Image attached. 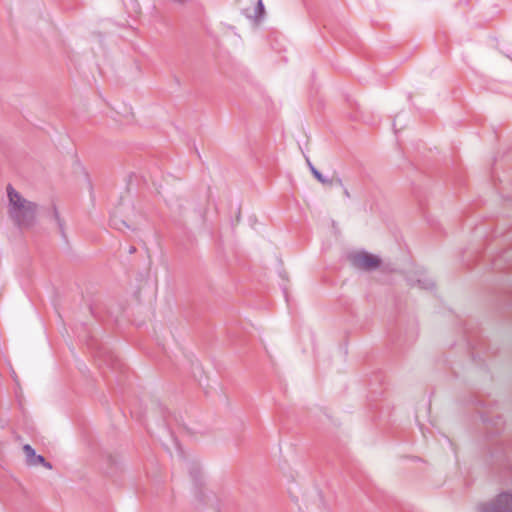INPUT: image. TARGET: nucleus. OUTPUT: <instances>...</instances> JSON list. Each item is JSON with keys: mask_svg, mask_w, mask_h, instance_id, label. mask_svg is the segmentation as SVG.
Masks as SVG:
<instances>
[{"mask_svg": "<svg viewBox=\"0 0 512 512\" xmlns=\"http://www.w3.org/2000/svg\"><path fill=\"white\" fill-rule=\"evenodd\" d=\"M244 14L247 18L258 20L260 19L264 14V6L262 3V0H258L255 6L253 7V10L250 11V9H245Z\"/></svg>", "mask_w": 512, "mask_h": 512, "instance_id": "423d86ee", "label": "nucleus"}, {"mask_svg": "<svg viewBox=\"0 0 512 512\" xmlns=\"http://www.w3.org/2000/svg\"><path fill=\"white\" fill-rule=\"evenodd\" d=\"M410 282L412 286H417L420 289L429 290L434 287V281L424 271H417L415 277L410 278Z\"/></svg>", "mask_w": 512, "mask_h": 512, "instance_id": "39448f33", "label": "nucleus"}, {"mask_svg": "<svg viewBox=\"0 0 512 512\" xmlns=\"http://www.w3.org/2000/svg\"><path fill=\"white\" fill-rule=\"evenodd\" d=\"M478 512H512V493H501L490 502L477 506Z\"/></svg>", "mask_w": 512, "mask_h": 512, "instance_id": "f03ea898", "label": "nucleus"}, {"mask_svg": "<svg viewBox=\"0 0 512 512\" xmlns=\"http://www.w3.org/2000/svg\"><path fill=\"white\" fill-rule=\"evenodd\" d=\"M307 164H308V167L311 171V173L314 175V177L319 181L321 182L322 184H328L330 183V181L325 178L314 166L313 164L311 163V161L307 158Z\"/></svg>", "mask_w": 512, "mask_h": 512, "instance_id": "0eeeda50", "label": "nucleus"}, {"mask_svg": "<svg viewBox=\"0 0 512 512\" xmlns=\"http://www.w3.org/2000/svg\"><path fill=\"white\" fill-rule=\"evenodd\" d=\"M23 452L25 454L26 463L29 466L43 465L47 469H52L51 463L47 462L42 455L36 454L31 445L25 444L23 446Z\"/></svg>", "mask_w": 512, "mask_h": 512, "instance_id": "20e7f679", "label": "nucleus"}, {"mask_svg": "<svg viewBox=\"0 0 512 512\" xmlns=\"http://www.w3.org/2000/svg\"><path fill=\"white\" fill-rule=\"evenodd\" d=\"M7 195L9 199V215L15 224L20 228H26L32 225L36 205L25 199L11 185L7 186Z\"/></svg>", "mask_w": 512, "mask_h": 512, "instance_id": "f257e3e1", "label": "nucleus"}, {"mask_svg": "<svg viewBox=\"0 0 512 512\" xmlns=\"http://www.w3.org/2000/svg\"><path fill=\"white\" fill-rule=\"evenodd\" d=\"M175 446H176V448H177V449H179V446H178V442H177V441H175Z\"/></svg>", "mask_w": 512, "mask_h": 512, "instance_id": "6e6552de", "label": "nucleus"}, {"mask_svg": "<svg viewBox=\"0 0 512 512\" xmlns=\"http://www.w3.org/2000/svg\"><path fill=\"white\" fill-rule=\"evenodd\" d=\"M350 261L356 268L363 270H373L380 265V259L367 252H357L350 255Z\"/></svg>", "mask_w": 512, "mask_h": 512, "instance_id": "7ed1b4c3", "label": "nucleus"}]
</instances>
